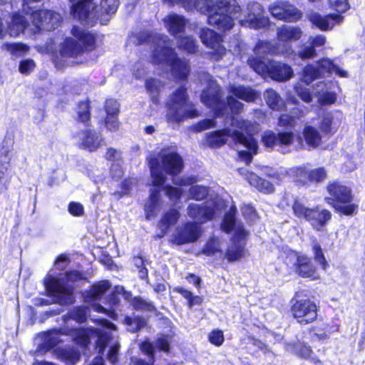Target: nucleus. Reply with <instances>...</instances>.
I'll use <instances>...</instances> for the list:
<instances>
[{
  "instance_id": "f257e3e1",
  "label": "nucleus",
  "mask_w": 365,
  "mask_h": 365,
  "mask_svg": "<svg viewBox=\"0 0 365 365\" xmlns=\"http://www.w3.org/2000/svg\"><path fill=\"white\" fill-rule=\"evenodd\" d=\"M231 121L232 128L206 133V144L211 148H219L227 143L235 146L239 157L247 164L252 161V155L257 153V143L252 137L257 125L233 116H226V122Z\"/></svg>"
},
{
  "instance_id": "f03ea898",
  "label": "nucleus",
  "mask_w": 365,
  "mask_h": 365,
  "mask_svg": "<svg viewBox=\"0 0 365 365\" xmlns=\"http://www.w3.org/2000/svg\"><path fill=\"white\" fill-rule=\"evenodd\" d=\"M129 41L135 45L151 43L154 48L152 56L154 63L169 68L172 76L176 79L184 80L187 78L190 71L188 63L176 58V53L171 47L172 42L167 36L143 31L133 34Z\"/></svg>"
},
{
  "instance_id": "7ed1b4c3",
  "label": "nucleus",
  "mask_w": 365,
  "mask_h": 365,
  "mask_svg": "<svg viewBox=\"0 0 365 365\" xmlns=\"http://www.w3.org/2000/svg\"><path fill=\"white\" fill-rule=\"evenodd\" d=\"M169 4L180 3L187 10L195 9L202 14L210 13L207 22L219 30L230 29L234 19H237L241 11L236 0H164Z\"/></svg>"
},
{
  "instance_id": "20e7f679",
  "label": "nucleus",
  "mask_w": 365,
  "mask_h": 365,
  "mask_svg": "<svg viewBox=\"0 0 365 365\" xmlns=\"http://www.w3.org/2000/svg\"><path fill=\"white\" fill-rule=\"evenodd\" d=\"M98 322L101 327V328H90L87 330L76 328L67 334H71L74 337L76 343L83 346H86L91 339H96V342L99 354H103L106 346L110 344V347L107 358L111 363L115 364L118 361L120 344L105 329L116 330V326L106 319H100Z\"/></svg>"
},
{
  "instance_id": "39448f33",
  "label": "nucleus",
  "mask_w": 365,
  "mask_h": 365,
  "mask_svg": "<svg viewBox=\"0 0 365 365\" xmlns=\"http://www.w3.org/2000/svg\"><path fill=\"white\" fill-rule=\"evenodd\" d=\"M119 6L118 0H101L98 9L93 0H78L71 6L73 18L83 25L92 26L98 20L106 24Z\"/></svg>"
},
{
  "instance_id": "423d86ee",
  "label": "nucleus",
  "mask_w": 365,
  "mask_h": 365,
  "mask_svg": "<svg viewBox=\"0 0 365 365\" xmlns=\"http://www.w3.org/2000/svg\"><path fill=\"white\" fill-rule=\"evenodd\" d=\"M150 170L152 184L154 186H160L166 180L165 175L161 169L167 173L175 175L182 171L183 163L182 158L175 151L171 150H161L157 157H151L148 160Z\"/></svg>"
},
{
  "instance_id": "0eeeda50",
  "label": "nucleus",
  "mask_w": 365,
  "mask_h": 365,
  "mask_svg": "<svg viewBox=\"0 0 365 365\" xmlns=\"http://www.w3.org/2000/svg\"><path fill=\"white\" fill-rule=\"evenodd\" d=\"M220 86L213 81L209 83L208 87L202 91L201 101L207 107L215 110L216 117H224L227 114L229 108L232 114H237L243 108V103L236 100L232 96L227 98V103L222 99Z\"/></svg>"
},
{
  "instance_id": "6e6552de",
  "label": "nucleus",
  "mask_w": 365,
  "mask_h": 365,
  "mask_svg": "<svg viewBox=\"0 0 365 365\" xmlns=\"http://www.w3.org/2000/svg\"><path fill=\"white\" fill-rule=\"evenodd\" d=\"M167 120L171 123H180L187 118L199 115L194 105L188 100L184 87L178 88L170 96L168 103Z\"/></svg>"
},
{
  "instance_id": "1a4fd4ad",
  "label": "nucleus",
  "mask_w": 365,
  "mask_h": 365,
  "mask_svg": "<svg viewBox=\"0 0 365 365\" xmlns=\"http://www.w3.org/2000/svg\"><path fill=\"white\" fill-rule=\"evenodd\" d=\"M71 34L76 39L66 38L61 44L60 54L63 58H76L85 51L93 48L95 38L93 34L76 26L73 27Z\"/></svg>"
},
{
  "instance_id": "9d476101",
  "label": "nucleus",
  "mask_w": 365,
  "mask_h": 365,
  "mask_svg": "<svg viewBox=\"0 0 365 365\" xmlns=\"http://www.w3.org/2000/svg\"><path fill=\"white\" fill-rule=\"evenodd\" d=\"M222 229L225 232L234 230L232 244L225 253V258L230 262L237 261L245 255V242L243 241L247 236V232L241 225H235V215L232 212L225 215L222 223Z\"/></svg>"
},
{
  "instance_id": "9b49d317",
  "label": "nucleus",
  "mask_w": 365,
  "mask_h": 365,
  "mask_svg": "<svg viewBox=\"0 0 365 365\" xmlns=\"http://www.w3.org/2000/svg\"><path fill=\"white\" fill-rule=\"evenodd\" d=\"M335 74L340 78H349L347 71L341 68L334 59L323 57L316 62V65L307 64L302 71L301 81L309 85L314 80L324 77V73Z\"/></svg>"
},
{
  "instance_id": "f8f14e48",
  "label": "nucleus",
  "mask_w": 365,
  "mask_h": 365,
  "mask_svg": "<svg viewBox=\"0 0 365 365\" xmlns=\"http://www.w3.org/2000/svg\"><path fill=\"white\" fill-rule=\"evenodd\" d=\"M327 191L330 195L328 200L332 201L337 210L346 215H353L356 212L357 205L351 203L353 196L349 187L334 182L328 185Z\"/></svg>"
},
{
  "instance_id": "ddd939ff",
  "label": "nucleus",
  "mask_w": 365,
  "mask_h": 365,
  "mask_svg": "<svg viewBox=\"0 0 365 365\" xmlns=\"http://www.w3.org/2000/svg\"><path fill=\"white\" fill-rule=\"evenodd\" d=\"M247 63L258 74H267L276 81H287L293 75L292 68L283 63L273 61L266 62L265 61L248 58Z\"/></svg>"
},
{
  "instance_id": "4468645a",
  "label": "nucleus",
  "mask_w": 365,
  "mask_h": 365,
  "mask_svg": "<svg viewBox=\"0 0 365 365\" xmlns=\"http://www.w3.org/2000/svg\"><path fill=\"white\" fill-rule=\"evenodd\" d=\"M292 210L296 217L306 220L318 231L322 230L331 217V212L327 210H320L318 207L308 208L297 200L292 205Z\"/></svg>"
},
{
  "instance_id": "2eb2a0df",
  "label": "nucleus",
  "mask_w": 365,
  "mask_h": 365,
  "mask_svg": "<svg viewBox=\"0 0 365 365\" xmlns=\"http://www.w3.org/2000/svg\"><path fill=\"white\" fill-rule=\"evenodd\" d=\"M32 19L31 32L36 34L40 31H51L56 29L61 23V16L58 13L51 10H36L29 16Z\"/></svg>"
},
{
  "instance_id": "dca6fc26",
  "label": "nucleus",
  "mask_w": 365,
  "mask_h": 365,
  "mask_svg": "<svg viewBox=\"0 0 365 365\" xmlns=\"http://www.w3.org/2000/svg\"><path fill=\"white\" fill-rule=\"evenodd\" d=\"M317 307L308 299H297L291 307L293 317L301 325H307L314 322L317 318Z\"/></svg>"
},
{
  "instance_id": "f3484780",
  "label": "nucleus",
  "mask_w": 365,
  "mask_h": 365,
  "mask_svg": "<svg viewBox=\"0 0 365 365\" xmlns=\"http://www.w3.org/2000/svg\"><path fill=\"white\" fill-rule=\"evenodd\" d=\"M222 205V200L215 197L207 201L203 207L195 203L190 204L187 209V213L190 217L203 223L211 220L215 212L220 210Z\"/></svg>"
},
{
  "instance_id": "a211bd4d",
  "label": "nucleus",
  "mask_w": 365,
  "mask_h": 365,
  "mask_svg": "<svg viewBox=\"0 0 365 365\" xmlns=\"http://www.w3.org/2000/svg\"><path fill=\"white\" fill-rule=\"evenodd\" d=\"M46 289L51 295L58 297L61 304H69L72 302L73 287L65 284L64 279L56 278L48 274L44 279Z\"/></svg>"
},
{
  "instance_id": "6ab92c4d",
  "label": "nucleus",
  "mask_w": 365,
  "mask_h": 365,
  "mask_svg": "<svg viewBox=\"0 0 365 365\" xmlns=\"http://www.w3.org/2000/svg\"><path fill=\"white\" fill-rule=\"evenodd\" d=\"M262 6L257 2H250L247 5V14L244 19H240L242 26L252 29L265 28L269 24V19L264 15Z\"/></svg>"
},
{
  "instance_id": "aec40b11",
  "label": "nucleus",
  "mask_w": 365,
  "mask_h": 365,
  "mask_svg": "<svg viewBox=\"0 0 365 365\" xmlns=\"http://www.w3.org/2000/svg\"><path fill=\"white\" fill-rule=\"evenodd\" d=\"M200 38L202 43L210 48L211 58L215 61H219L226 53L225 48L221 44V37L214 31L202 28L200 32Z\"/></svg>"
},
{
  "instance_id": "412c9836",
  "label": "nucleus",
  "mask_w": 365,
  "mask_h": 365,
  "mask_svg": "<svg viewBox=\"0 0 365 365\" xmlns=\"http://www.w3.org/2000/svg\"><path fill=\"white\" fill-rule=\"evenodd\" d=\"M271 14L279 20L288 22L299 21L302 16V11L287 1H277L269 6Z\"/></svg>"
},
{
  "instance_id": "4be33fe9",
  "label": "nucleus",
  "mask_w": 365,
  "mask_h": 365,
  "mask_svg": "<svg viewBox=\"0 0 365 365\" xmlns=\"http://www.w3.org/2000/svg\"><path fill=\"white\" fill-rule=\"evenodd\" d=\"M202 235L201 227L196 222H187L179 227L173 234L172 241L177 245L192 243L197 241Z\"/></svg>"
},
{
  "instance_id": "5701e85b",
  "label": "nucleus",
  "mask_w": 365,
  "mask_h": 365,
  "mask_svg": "<svg viewBox=\"0 0 365 365\" xmlns=\"http://www.w3.org/2000/svg\"><path fill=\"white\" fill-rule=\"evenodd\" d=\"M307 18L313 25L323 31L331 30L335 25L344 21V16L341 14H330L323 16L316 11L309 12Z\"/></svg>"
},
{
  "instance_id": "b1692460",
  "label": "nucleus",
  "mask_w": 365,
  "mask_h": 365,
  "mask_svg": "<svg viewBox=\"0 0 365 365\" xmlns=\"http://www.w3.org/2000/svg\"><path fill=\"white\" fill-rule=\"evenodd\" d=\"M76 138H78L79 146L90 152L96 151L101 146L103 141L101 133L92 129L82 130L78 133Z\"/></svg>"
},
{
  "instance_id": "393cba45",
  "label": "nucleus",
  "mask_w": 365,
  "mask_h": 365,
  "mask_svg": "<svg viewBox=\"0 0 365 365\" xmlns=\"http://www.w3.org/2000/svg\"><path fill=\"white\" fill-rule=\"evenodd\" d=\"M327 38L322 34L310 36L307 41L301 46L300 49L297 51V56L302 60L310 59L316 57L317 48L322 47L325 45Z\"/></svg>"
},
{
  "instance_id": "a878e982",
  "label": "nucleus",
  "mask_w": 365,
  "mask_h": 365,
  "mask_svg": "<svg viewBox=\"0 0 365 365\" xmlns=\"http://www.w3.org/2000/svg\"><path fill=\"white\" fill-rule=\"evenodd\" d=\"M332 86V82L328 81L318 82L314 86V95L320 105H329L335 102L336 94L331 90Z\"/></svg>"
},
{
  "instance_id": "bb28decb",
  "label": "nucleus",
  "mask_w": 365,
  "mask_h": 365,
  "mask_svg": "<svg viewBox=\"0 0 365 365\" xmlns=\"http://www.w3.org/2000/svg\"><path fill=\"white\" fill-rule=\"evenodd\" d=\"M165 27L168 31L175 37H180L184 31L188 21L183 16L171 13L163 19Z\"/></svg>"
},
{
  "instance_id": "cd10ccee",
  "label": "nucleus",
  "mask_w": 365,
  "mask_h": 365,
  "mask_svg": "<svg viewBox=\"0 0 365 365\" xmlns=\"http://www.w3.org/2000/svg\"><path fill=\"white\" fill-rule=\"evenodd\" d=\"M308 175L309 170L305 166L293 167L287 170L280 168L278 172L280 180L288 178L301 184H305L308 181Z\"/></svg>"
},
{
  "instance_id": "c85d7f7f",
  "label": "nucleus",
  "mask_w": 365,
  "mask_h": 365,
  "mask_svg": "<svg viewBox=\"0 0 365 365\" xmlns=\"http://www.w3.org/2000/svg\"><path fill=\"white\" fill-rule=\"evenodd\" d=\"M303 35V31L299 26L283 25L277 29L278 41L284 43L297 41Z\"/></svg>"
},
{
  "instance_id": "c756f323",
  "label": "nucleus",
  "mask_w": 365,
  "mask_h": 365,
  "mask_svg": "<svg viewBox=\"0 0 365 365\" xmlns=\"http://www.w3.org/2000/svg\"><path fill=\"white\" fill-rule=\"evenodd\" d=\"M31 22L28 21V19L22 15L14 14L7 26V32L11 36H18L24 30L27 29L31 31L32 26V19H30Z\"/></svg>"
},
{
  "instance_id": "7c9ffc66",
  "label": "nucleus",
  "mask_w": 365,
  "mask_h": 365,
  "mask_svg": "<svg viewBox=\"0 0 365 365\" xmlns=\"http://www.w3.org/2000/svg\"><path fill=\"white\" fill-rule=\"evenodd\" d=\"M294 271L299 276L304 278L315 280L319 279L320 277L317 268L312 263L311 259L306 255H302Z\"/></svg>"
},
{
  "instance_id": "2f4dec72",
  "label": "nucleus",
  "mask_w": 365,
  "mask_h": 365,
  "mask_svg": "<svg viewBox=\"0 0 365 365\" xmlns=\"http://www.w3.org/2000/svg\"><path fill=\"white\" fill-rule=\"evenodd\" d=\"M161 205L160 190L158 188L152 189L149 199L145 205L146 219L150 220L155 217L160 212Z\"/></svg>"
},
{
  "instance_id": "473e14b6",
  "label": "nucleus",
  "mask_w": 365,
  "mask_h": 365,
  "mask_svg": "<svg viewBox=\"0 0 365 365\" xmlns=\"http://www.w3.org/2000/svg\"><path fill=\"white\" fill-rule=\"evenodd\" d=\"M245 170L243 168L239 170L240 173L245 175V179L251 185L264 193H271L274 191V186L271 182L258 177L253 173L247 172L245 173Z\"/></svg>"
},
{
  "instance_id": "72a5a7b5",
  "label": "nucleus",
  "mask_w": 365,
  "mask_h": 365,
  "mask_svg": "<svg viewBox=\"0 0 365 365\" xmlns=\"http://www.w3.org/2000/svg\"><path fill=\"white\" fill-rule=\"evenodd\" d=\"M228 90L237 98L247 102H254L260 96L258 92L248 86L230 85Z\"/></svg>"
},
{
  "instance_id": "f704fd0d",
  "label": "nucleus",
  "mask_w": 365,
  "mask_h": 365,
  "mask_svg": "<svg viewBox=\"0 0 365 365\" xmlns=\"http://www.w3.org/2000/svg\"><path fill=\"white\" fill-rule=\"evenodd\" d=\"M254 52L257 55L256 57H250L249 58H255L261 61H265L266 62L270 61L268 59L262 57L263 55L271 53V54H277V53H283L284 51L279 50L278 48L273 46L270 42L268 41H259L258 43L254 48Z\"/></svg>"
},
{
  "instance_id": "c9c22d12",
  "label": "nucleus",
  "mask_w": 365,
  "mask_h": 365,
  "mask_svg": "<svg viewBox=\"0 0 365 365\" xmlns=\"http://www.w3.org/2000/svg\"><path fill=\"white\" fill-rule=\"evenodd\" d=\"M105 158L107 160L116 163L110 168V173L113 178H120L123 175V170L119 165L122 160V153L120 150L110 148L107 150Z\"/></svg>"
},
{
  "instance_id": "e433bc0d",
  "label": "nucleus",
  "mask_w": 365,
  "mask_h": 365,
  "mask_svg": "<svg viewBox=\"0 0 365 365\" xmlns=\"http://www.w3.org/2000/svg\"><path fill=\"white\" fill-rule=\"evenodd\" d=\"M55 352L57 358L68 365H74L80 359V352L73 347L58 348Z\"/></svg>"
},
{
  "instance_id": "4c0bfd02",
  "label": "nucleus",
  "mask_w": 365,
  "mask_h": 365,
  "mask_svg": "<svg viewBox=\"0 0 365 365\" xmlns=\"http://www.w3.org/2000/svg\"><path fill=\"white\" fill-rule=\"evenodd\" d=\"M305 111L299 108L293 109L292 114H282L279 116L278 125L282 127H294L298 120L305 115Z\"/></svg>"
},
{
  "instance_id": "58836bf2",
  "label": "nucleus",
  "mask_w": 365,
  "mask_h": 365,
  "mask_svg": "<svg viewBox=\"0 0 365 365\" xmlns=\"http://www.w3.org/2000/svg\"><path fill=\"white\" fill-rule=\"evenodd\" d=\"M304 140L309 148H317L322 142V135L319 130L309 125H306L303 130Z\"/></svg>"
},
{
  "instance_id": "ea45409f",
  "label": "nucleus",
  "mask_w": 365,
  "mask_h": 365,
  "mask_svg": "<svg viewBox=\"0 0 365 365\" xmlns=\"http://www.w3.org/2000/svg\"><path fill=\"white\" fill-rule=\"evenodd\" d=\"M180 217L179 212L175 209H170L165 212L160 221L158 222V227L161 230L163 236L170 227L174 225Z\"/></svg>"
},
{
  "instance_id": "a19ab883",
  "label": "nucleus",
  "mask_w": 365,
  "mask_h": 365,
  "mask_svg": "<svg viewBox=\"0 0 365 365\" xmlns=\"http://www.w3.org/2000/svg\"><path fill=\"white\" fill-rule=\"evenodd\" d=\"M284 349L287 351L294 353L296 355L304 359H310L313 354L310 346L299 341L294 343L285 342Z\"/></svg>"
},
{
  "instance_id": "79ce46f5",
  "label": "nucleus",
  "mask_w": 365,
  "mask_h": 365,
  "mask_svg": "<svg viewBox=\"0 0 365 365\" xmlns=\"http://www.w3.org/2000/svg\"><path fill=\"white\" fill-rule=\"evenodd\" d=\"M267 106L272 110H282L285 108V103L280 96L273 89H268L264 94Z\"/></svg>"
},
{
  "instance_id": "37998d69",
  "label": "nucleus",
  "mask_w": 365,
  "mask_h": 365,
  "mask_svg": "<svg viewBox=\"0 0 365 365\" xmlns=\"http://www.w3.org/2000/svg\"><path fill=\"white\" fill-rule=\"evenodd\" d=\"M340 122L338 117L331 113H326L322 120L320 128L326 133H334L339 126Z\"/></svg>"
},
{
  "instance_id": "c03bdc74",
  "label": "nucleus",
  "mask_w": 365,
  "mask_h": 365,
  "mask_svg": "<svg viewBox=\"0 0 365 365\" xmlns=\"http://www.w3.org/2000/svg\"><path fill=\"white\" fill-rule=\"evenodd\" d=\"M11 158L9 149L6 147L0 148V183L7 176Z\"/></svg>"
},
{
  "instance_id": "a18cd8bd",
  "label": "nucleus",
  "mask_w": 365,
  "mask_h": 365,
  "mask_svg": "<svg viewBox=\"0 0 365 365\" xmlns=\"http://www.w3.org/2000/svg\"><path fill=\"white\" fill-rule=\"evenodd\" d=\"M201 252L206 256H214L217 253H222L220 240L215 237H210Z\"/></svg>"
},
{
  "instance_id": "49530a36",
  "label": "nucleus",
  "mask_w": 365,
  "mask_h": 365,
  "mask_svg": "<svg viewBox=\"0 0 365 365\" xmlns=\"http://www.w3.org/2000/svg\"><path fill=\"white\" fill-rule=\"evenodd\" d=\"M145 87L150 95L153 102L158 103V96L163 87V83L159 80L150 78L146 81Z\"/></svg>"
},
{
  "instance_id": "de8ad7c7",
  "label": "nucleus",
  "mask_w": 365,
  "mask_h": 365,
  "mask_svg": "<svg viewBox=\"0 0 365 365\" xmlns=\"http://www.w3.org/2000/svg\"><path fill=\"white\" fill-rule=\"evenodd\" d=\"M123 323L126 325L127 330L132 333L138 331L146 325L145 319L140 317H130L126 316Z\"/></svg>"
},
{
  "instance_id": "09e8293b",
  "label": "nucleus",
  "mask_w": 365,
  "mask_h": 365,
  "mask_svg": "<svg viewBox=\"0 0 365 365\" xmlns=\"http://www.w3.org/2000/svg\"><path fill=\"white\" fill-rule=\"evenodd\" d=\"M110 287V283L108 281H102L92 287L87 294V297L91 299H97L103 294Z\"/></svg>"
},
{
  "instance_id": "8fccbe9b",
  "label": "nucleus",
  "mask_w": 365,
  "mask_h": 365,
  "mask_svg": "<svg viewBox=\"0 0 365 365\" xmlns=\"http://www.w3.org/2000/svg\"><path fill=\"white\" fill-rule=\"evenodd\" d=\"M2 48L16 56H21L29 51V47L22 43H4Z\"/></svg>"
},
{
  "instance_id": "3c124183",
  "label": "nucleus",
  "mask_w": 365,
  "mask_h": 365,
  "mask_svg": "<svg viewBox=\"0 0 365 365\" xmlns=\"http://www.w3.org/2000/svg\"><path fill=\"white\" fill-rule=\"evenodd\" d=\"M210 188L202 185H194L189 189V199L202 200L209 195Z\"/></svg>"
},
{
  "instance_id": "603ef678",
  "label": "nucleus",
  "mask_w": 365,
  "mask_h": 365,
  "mask_svg": "<svg viewBox=\"0 0 365 365\" xmlns=\"http://www.w3.org/2000/svg\"><path fill=\"white\" fill-rule=\"evenodd\" d=\"M44 345L48 348H52L56 346L62 340L61 339V333L59 330L53 329L43 333Z\"/></svg>"
},
{
  "instance_id": "864d4df0",
  "label": "nucleus",
  "mask_w": 365,
  "mask_h": 365,
  "mask_svg": "<svg viewBox=\"0 0 365 365\" xmlns=\"http://www.w3.org/2000/svg\"><path fill=\"white\" fill-rule=\"evenodd\" d=\"M312 331H315L314 336H316L317 339L325 340L329 337L332 332L338 331V327H329L328 325L323 324L321 327H314Z\"/></svg>"
},
{
  "instance_id": "5fc2aeb1",
  "label": "nucleus",
  "mask_w": 365,
  "mask_h": 365,
  "mask_svg": "<svg viewBox=\"0 0 365 365\" xmlns=\"http://www.w3.org/2000/svg\"><path fill=\"white\" fill-rule=\"evenodd\" d=\"M173 291L180 294L185 299L187 300L189 307H192L195 304H200L202 302L201 297L193 296L192 293L183 287H176Z\"/></svg>"
},
{
  "instance_id": "6e6d98bb",
  "label": "nucleus",
  "mask_w": 365,
  "mask_h": 365,
  "mask_svg": "<svg viewBox=\"0 0 365 365\" xmlns=\"http://www.w3.org/2000/svg\"><path fill=\"white\" fill-rule=\"evenodd\" d=\"M178 46L181 50L190 53H194L197 51L196 41L191 36H186L178 41Z\"/></svg>"
},
{
  "instance_id": "4d7b16f0",
  "label": "nucleus",
  "mask_w": 365,
  "mask_h": 365,
  "mask_svg": "<svg viewBox=\"0 0 365 365\" xmlns=\"http://www.w3.org/2000/svg\"><path fill=\"white\" fill-rule=\"evenodd\" d=\"M312 250L314 261L319 264L324 270H326L329 264L325 259L321 246L317 242H314L312 245Z\"/></svg>"
},
{
  "instance_id": "13d9d810",
  "label": "nucleus",
  "mask_w": 365,
  "mask_h": 365,
  "mask_svg": "<svg viewBox=\"0 0 365 365\" xmlns=\"http://www.w3.org/2000/svg\"><path fill=\"white\" fill-rule=\"evenodd\" d=\"M264 146L267 148H274L279 146V133H275L272 131H267L262 138Z\"/></svg>"
},
{
  "instance_id": "bf43d9fd",
  "label": "nucleus",
  "mask_w": 365,
  "mask_h": 365,
  "mask_svg": "<svg viewBox=\"0 0 365 365\" xmlns=\"http://www.w3.org/2000/svg\"><path fill=\"white\" fill-rule=\"evenodd\" d=\"M88 309L84 307L74 308L69 314L68 317L79 323H83L86 320Z\"/></svg>"
},
{
  "instance_id": "052dcab7",
  "label": "nucleus",
  "mask_w": 365,
  "mask_h": 365,
  "mask_svg": "<svg viewBox=\"0 0 365 365\" xmlns=\"http://www.w3.org/2000/svg\"><path fill=\"white\" fill-rule=\"evenodd\" d=\"M327 170L324 168H318L309 170L308 181L320 182L327 178Z\"/></svg>"
},
{
  "instance_id": "680f3d73",
  "label": "nucleus",
  "mask_w": 365,
  "mask_h": 365,
  "mask_svg": "<svg viewBox=\"0 0 365 365\" xmlns=\"http://www.w3.org/2000/svg\"><path fill=\"white\" fill-rule=\"evenodd\" d=\"M330 8L336 10L339 14H343L350 9L348 0H328Z\"/></svg>"
},
{
  "instance_id": "e2e57ef3",
  "label": "nucleus",
  "mask_w": 365,
  "mask_h": 365,
  "mask_svg": "<svg viewBox=\"0 0 365 365\" xmlns=\"http://www.w3.org/2000/svg\"><path fill=\"white\" fill-rule=\"evenodd\" d=\"M78 120L86 123L90 120L91 114L88 102H81L77 110Z\"/></svg>"
},
{
  "instance_id": "0e129e2a",
  "label": "nucleus",
  "mask_w": 365,
  "mask_h": 365,
  "mask_svg": "<svg viewBox=\"0 0 365 365\" xmlns=\"http://www.w3.org/2000/svg\"><path fill=\"white\" fill-rule=\"evenodd\" d=\"M133 307L138 310L153 311L155 307L152 302H148L140 297H135L133 301Z\"/></svg>"
},
{
  "instance_id": "69168bd1",
  "label": "nucleus",
  "mask_w": 365,
  "mask_h": 365,
  "mask_svg": "<svg viewBox=\"0 0 365 365\" xmlns=\"http://www.w3.org/2000/svg\"><path fill=\"white\" fill-rule=\"evenodd\" d=\"M295 91L298 96L305 103H311L312 101V95L309 89L302 86L300 84H297L294 87Z\"/></svg>"
},
{
  "instance_id": "338daca9",
  "label": "nucleus",
  "mask_w": 365,
  "mask_h": 365,
  "mask_svg": "<svg viewBox=\"0 0 365 365\" xmlns=\"http://www.w3.org/2000/svg\"><path fill=\"white\" fill-rule=\"evenodd\" d=\"M209 341L217 346H220L224 342V334L222 331L219 329H215L212 331L208 336Z\"/></svg>"
},
{
  "instance_id": "774afa93",
  "label": "nucleus",
  "mask_w": 365,
  "mask_h": 365,
  "mask_svg": "<svg viewBox=\"0 0 365 365\" xmlns=\"http://www.w3.org/2000/svg\"><path fill=\"white\" fill-rule=\"evenodd\" d=\"M119 103L113 99L107 100L105 105V109L107 115H118Z\"/></svg>"
}]
</instances>
